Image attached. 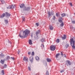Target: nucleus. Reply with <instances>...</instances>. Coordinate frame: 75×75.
<instances>
[{
  "label": "nucleus",
  "instance_id": "2eb2a0df",
  "mask_svg": "<svg viewBox=\"0 0 75 75\" xmlns=\"http://www.w3.org/2000/svg\"><path fill=\"white\" fill-rule=\"evenodd\" d=\"M60 55V54L59 53H58L57 54H56V58H58V57L59 56V55Z\"/></svg>",
  "mask_w": 75,
  "mask_h": 75
},
{
  "label": "nucleus",
  "instance_id": "f8f14e48",
  "mask_svg": "<svg viewBox=\"0 0 75 75\" xmlns=\"http://www.w3.org/2000/svg\"><path fill=\"white\" fill-rule=\"evenodd\" d=\"M20 8H23L24 7V4H22L20 5Z\"/></svg>",
  "mask_w": 75,
  "mask_h": 75
},
{
  "label": "nucleus",
  "instance_id": "a19ab883",
  "mask_svg": "<svg viewBox=\"0 0 75 75\" xmlns=\"http://www.w3.org/2000/svg\"><path fill=\"white\" fill-rule=\"evenodd\" d=\"M64 72V70H61V71H60V72L61 73Z\"/></svg>",
  "mask_w": 75,
  "mask_h": 75
},
{
  "label": "nucleus",
  "instance_id": "7c9ffc66",
  "mask_svg": "<svg viewBox=\"0 0 75 75\" xmlns=\"http://www.w3.org/2000/svg\"><path fill=\"white\" fill-rule=\"evenodd\" d=\"M72 21V24H75V21Z\"/></svg>",
  "mask_w": 75,
  "mask_h": 75
},
{
  "label": "nucleus",
  "instance_id": "bb28decb",
  "mask_svg": "<svg viewBox=\"0 0 75 75\" xmlns=\"http://www.w3.org/2000/svg\"><path fill=\"white\" fill-rule=\"evenodd\" d=\"M5 22L6 24H7V23H8V20H5Z\"/></svg>",
  "mask_w": 75,
  "mask_h": 75
},
{
  "label": "nucleus",
  "instance_id": "423d86ee",
  "mask_svg": "<svg viewBox=\"0 0 75 75\" xmlns=\"http://www.w3.org/2000/svg\"><path fill=\"white\" fill-rule=\"evenodd\" d=\"M7 8H9V9H13L14 8V5H12L8 6L7 7Z\"/></svg>",
  "mask_w": 75,
  "mask_h": 75
},
{
  "label": "nucleus",
  "instance_id": "7ed1b4c3",
  "mask_svg": "<svg viewBox=\"0 0 75 75\" xmlns=\"http://www.w3.org/2000/svg\"><path fill=\"white\" fill-rule=\"evenodd\" d=\"M6 17H9L10 16V14L7 12L5 13H3L2 15L1 16V18H3L6 16Z\"/></svg>",
  "mask_w": 75,
  "mask_h": 75
},
{
  "label": "nucleus",
  "instance_id": "79ce46f5",
  "mask_svg": "<svg viewBox=\"0 0 75 75\" xmlns=\"http://www.w3.org/2000/svg\"><path fill=\"white\" fill-rule=\"evenodd\" d=\"M7 67V65L5 64L4 65V68H6V67Z\"/></svg>",
  "mask_w": 75,
  "mask_h": 75
},
{
  "label": "nucleus",
  "instance_id": "de8ad7c7",
  "mask_svg": "<svg viewBox=\"0 0 75 75\" xmlns=\"http://www.w3.org/2000/svg\"><path fill=\"white\" fill-rule=\"evenodd\" d=\"M66 57V55H65L64 54L63 55V57Z\"/></svg>",
  "mask_w": 75,
  "mask_h": 75
},
{
  "label": "nucleus",
  "instance_id": "e433bc0d",
  "mask_svg": "<svg viewBox=\"0 0 75 75\" xmlns=\"http://www.w3.org/2000/svg\"><path fill=\"white\" fill-rule=\"evenodd\" d=\"M28 69L29 71H31V67H28Z\"/></svg>",
  "mask_w": 75,
  "mask_h": 75
},
{
  "label": "nucleus",
  "instance_id": "412c9836",
  "mask_svg": "<svg viewBox=\"0 0 75 75\" xmlns=\"http://www.w3.org/2000/svg\"><path fill=\"white\" fill-rule=\"evenodd\" d=\"M10 59V56H8L6 58V60H7L8 59Z\"/></svg>",
  "mask_w": 75,
  "mask_h": 75
},
{
  "label": "nucleus",
  "instance_id": "72a5a7b5",
  "mask_svg": "<svg viewBox=\"0 0 75 75\" xmlns=\"http://www.w3.org/2000/svg\"><path fill=\"white\" fill-rule=\"evenodd\" d=\"M41 47L42 48H44V46L43 44H42V45H41Z\"/></svg>",
  "mask_w": 75,
  "mask_h": 75
},
{
  "label": "nucleus",
  "instance_id": "f03ea898",
  "mask_svg": "<svg viewBox=\"0 0 75 75\" xmlns=\"http://www.w3.org/2000/svg\"><path fill=\"white\" fill-rule=\"evenodd\" d=\"M70 44L71 45L73 48L75 49V46L74 44L75 42V40L74 38H71L70 40Z\"/></svg>",
  "mask_w": 75,
  "mask_h": 75
},
{
  "label": "nucleus",
  "instance_id": "4be33fe9",
  "mask_svg": "<svg viewBox=\"0 0 75 75\" xmlns=\"http://www.w3.org/2000/svg\"><path fill=\"white\" fill-rule=\"evenodd\" d=\"M61 16L62 17H65V16H66V15L65 13H63L62 14Z\"/></svg>",
  "mask_w": 75,
  "mask_h": 75
},
{
  "label": "nucleus",
  "instance_id": "f3484780",
  "mask_svg": "<svg viewBox=\"0 0 75 75\" xmlns=\"http://www.w3.org/2000/svg\"><path fill=\"white\" fill-rule=\"evenodd\" d=\"M67 62L68 64H69V65H71V62L69 61H67Z\"/></svg>",
  "mask_w": 75,
  "mask_h": 75
},
{
  "label": "nucleus",
  "instance_id": "1a4fd4ad",
  "mask_svg": "<svg viewBox=\"0 0 75 75\" xmlns=\"http://www.w3.org/2000/svg\"><path fill=\"white\" fill-rule=\"evenodd\" d=\"M23 61H26V62H27L28 60V59L27 57H24L23 58Z\"/></svg>",
  "mask_w": 75,
  "mask_h": 75
},
{
  "label": "nucleus",
  "instance_id": "a211bd4d",
  "mask_svg": "<svg viewBox=\"0 0 75 75\" xmlns=\"http://www.w3.org/2000/svg\"><path fill=\"white\" fill-rule=\"evenodd\" d=\"M30 9V7H28V8H26V9H25V11H28V10H29Z\"/></svg>",
  "mask_w": 75,
  "mask_h": 75
},
{
  "label": "nucleus",
  "instance_id": "aec40b11",
  "mask_svg": "<svg viewBox=\"0 0 75 75\" xmlns=\"http://www.w3.org/2000/svg\"><path fill=\"white\" fill-rule=\"evenodd\" d=\"M47 62H51V59L49 58H47Z\"/></svg>",
  "mask_w": 75,
  "mask_h": 75
},
{
  "label": "nucleus",
  "instance_id": "c85d7f7f",
  "mask_svg": "<svg viewBox=\"0 0 75 75\" xmlns=\"http://www.w3.org/2000/svg\"><path fill=\"white\" fill-rule=\"evenodd\" d=\"M67 35H64V36L63 37H62V38H66Z\"/></svg>",
  "mask_w": 75,
  "mask_h": 75
},
{
  "label": "nucleus",
  "instance_id": "20e7f679",
  "mask_svg": "<svg viewBox=\"0 0 75 75\" xmlns=\"http://www.w3.org/2000/svg\"><path fill=\"white\" fill-rule=\"evenodd\" d=\"M59 22V23H61L60 26L61 27H63V26H64V22H62V17H60Z\"/></svg>",
  "mask_w": 75,
  "mask_h": 75
},
{
  "label": "nucleus",
  "instance_id": "5701e85b",
  "mask_svg": "<svg viewBox=\"0 0 75 75\" xmlns=\"http://www.w3.org/2000/svg\"><path fill=\"white\" fill-rule=\"evenodd\" d=\"M57 43H59V39H57L56 40Z\"/></svg>",
  "mask_w": 75,
  "mask_h": 75
},
{
  "label": "nucleus",
  "instance_id": "cd10ccee",
  "mask_svg": "<svg viewBox=\"0 0 75 75\" xmlns=\"http://www.w3.org/2000/svg\"><path fill=\"white\" fill-rule=\"evenodd\" d=\"M66 48H68V47H69V44H67L66 45Z\"/></svg>",
  "mask_w": 75,
  "mask_h": 75
},
{
  "label": "nucleus",
  "instance_id": "473e14b6",
  "mask_svg": "<svg viewBox=\"0 0 75 75\" xmlns=\"http://www.w3.org/2000/svg\"><path fill=\"white\" fill-rule=\"evenodd\" d=\"M30 36H31V37H32V38H33V33H31V35H30Z\"/></svg>",
  "mask_w": 75,
  "mask_h": 75
},
{
  "label": "nucleus",
  "instance_id": "49530a36",
  "mask_svg": "<svg viewBox=\"0 0 75 75\" xmlns=\"http://www.w3.org/2000/svg\"><path fill=\"white\" fill-rule=\"evenodd\" d=\"M70 4L71 6H72V3H70Z\"/></svg>",
  "mask_w": 75,
  "mask_h": 75
},
{
  "label": "nucleus",
  "instance_id": "c9c22d12",
  "mask_svg": "<svg viewBox=\"0 0 75 75\" xmlns=\"http://www.w3.org/2000/svg\"><path fill=\"white\" fill-rule=\"evenodd\" d=\"M1 73H2V74L3 75H4V70L2 71Z\"/></svg>",
  "mask_w": 75,
  "mask_h": 75
},
{
  "label": "nucleus",
  "instance_id": "a878e982",
  "mask_svg": "<svg viewBox=\"0 0 75 75\" xmlns=\"http://www.w3.org/2000/svg\"><path fill=\"white\" fill-rule=\"evenodd\" d=\"M1 2L2 4H4V1L3 0H1Z\"/></svg>",
  "mask_w": 75,
  "mask_h": 75
},
{
  "label": "nucleus",
  "instance_id": "4c0bfd02",
  "mask_svg": "<svg viewBox=\"0 0 75 75\" xmlns=\"http://www.w3.org/2000/svg\"><path fill=\"white\" fill-rule=\"evenodd\" d=\"M11 60H13V61L14 60V57H11Z\"/></svg>",
  "mask_w": 75,
  "mask_h": 75
},
{
  "label": "nucleus",
  "instance_id": "f704fd0d",
  "mask_svg": "<svg viewBox=\"0 0 75 75\" xmlns=\"http://www.w3.org/2000/svg\"><path fill=\"white\" fill-rule=\"evenodd\" d=\"M41 47L42 48H44V46L43 44H42V45H41Z\"/></svg>",
  "mask_w": 75,
  "mask_h": 75
},
{
  "label": "nucleus",
  "instance_id": "b1692460",
  "mask_svg": "<svg viewBox=\"0 0 75 75\" xmlns=\"http://www.w3.org/2000/svg\"><path fill=\"white\" fill-rule=\"evenodd\" d=\"M22 17L23 21H25V18H24V17L23 16H22Z\"/></svg>",
  "mask_w": 75,
  "mask_h": 75
},
{
  "label": "nucleus",
  "instance_id": "58836bf2",
  "mask_svg": "<svg viewBox=\"0 0 75 75\" xmlns=\"http://www.w3.org/2000/svg\"><path fill=\"white\" fill-rule=\"evenodd\" d=\"M56 16L57 17H59V14L57 13H56Z\"/></svg>",
  "mask_w": 75,
  "mask_h": 75
},
{
  "label": "nucleus",
  "instance_id": "2f4dec72",
  "mask_svg": "<svg viewBox=\"0 0 75 75\" xmlns=\"http://www.w3.org/2000/svg\"><path fill=\"white\" fill-rule=\"evenodd\" d=\"M27 10V8L26 7H24L23 8V10Z\"/></svg>",
  "mask_w": 75,
  "mask_h": 75
},
{
  "label": "nucleus",
  "instance_id": "9b49d317",
  "mask_svg": "<svg viewBox=\"0 0 75 75\" xmlns=\"http://www.w3.org/2000/svg\"><path fill=\"white\" fill-rule=\"evenodd\" d=\"M29 59L31 62H33V56L30 57L29 58Z\"/></svg>",
  "mask_w": 75,
  "mask_h": 75
},
{
  "label": "nucleus",
  "instance_id": "dca6fc26",
  "mask_svg": "<svg viewBox=\"0 0 75 75\" xmlns=\"http://www.w3.org/2000/svg\"><path fill=\"white\" fill-rule=\"evenodd\" d=\"M35 58L36 60H37L38 61L40 60V58H39L38 56H36Z\"/></svg>",
  "mask_w": 75,
  "mask_h": 75
},
{
  "label": "nucleus",
  "instance_id": "6e6552de",
  "mask_svg": "<svg viewBox=\"0 0 75 75\" xmlns=\"http://www.w3.org/2000/svg\"><path fill=\"white\" fill-rule=\"evenodd\" d=\"M40 32V30H39L36 32L35 33V34L36 35V36H37V37H38V35L39 34Z\"/></svg>",
  "mask_w": 75,
  "mask_h": 75
},
{
  "label": "nucleus",
  "instance_id": "37998d69",
  "mask_svg": "<svg viewBox=\"0 0 75 75\" xmlns=\"http://www.w3.org/2000/svg\"><path fill=\"white\" fill-rule=\"evenodd\" d=\"M28 55H30V54H31V52H28Z\"/></svg>",
  "mask_w": 75,
  "mask_h": 75
},
{
  "label": "nucleus",
  "instance_id": "c03bdc74",
  "mask_svg": "<svg viewBox=\"0 0 75 75\" xmlns=\"http://www.w3.org/2000/svg\"><path fill=\"white\" fill-rule=\"evenodd\" d=\"M65 39H66V38H62V40H65Z\"/></svg>",
  "mask_w": 75,
  "mask_h": 75
},
{
  "label": "nucleus",
  "instance_id": "0eeeda50",
  "mask_svg": "<svg viewBox=\"0 0 75 75\" xmlns=\"http://www.w3.org/2000/svg\"><path fill=\"white\" fill-rule=\"evenodd\" d=\"M48 17H50V16H51L52 15H53L54 14V13L53 11H52L51 12H48Z\"/></svg>",
  "mask_w": 75,
  "mask_h": 75
},
{
  "label": "nucleus",
  "instance_id": "393cba45",
  "mask_svg": "<svg viewBox=\"0 0 75 75\" xmlns=\"http://www.w3.org/2000/svg\"><path fill=\"white\" fill-rule=\"evenodd\" d=\"M1 64H3L4 63V60H1Z\"/></svg>",
  "mask_w": 75,
  "mask_h": 75
},
{
  "label": "nucleus",
  "instance_id": "9d476101",
  "mask_svg": "<svg viewBox=\"0 0 75 75\" xmlns=\"http://www.w3.org/2000/svg\"><path fill=\"white\" fill-rule=\"evenodd\" d=\"M32 41L30 39L29 40H28V42L29 43V44H30V45H32V44H33V43L32 42Z\"/></svg>",
  "mask_w": 75,
  "mask_h": 75
},
{
  "label": "nucleus",
  "instance_id": "a18cd8bd",
  "mask_svg": "<svg viewBox=\"0 0 75 75\" xmlns=\"http://www.w3.org/2000/svg\"><path fill=\"white\" fill-rule=\"evenodd\" d=\"M55 16H53V20H54L55 19Z\"/></svg>",
  "mask_w": 75,
  "mask_h": 75
},
{
  "label": "nucleus",
  "instance_id": "39448f33",
  "mask_svg": "<svg viewBox=\"0 0 75 75\" xmlns=\"http://www.w3.org/2000/svg\"><path fill=\"white\" fill-rule=\"evenodd\" d=\"M50 49L51 51H54L55 50V46L54 45H52L50 46Z\"/></svg>",
  "mask_w": 75,
  "mask_h": 75
},
{
  "label": "nucleus",
  "instance_id": "3c124183",
  "mask_svg": "<svg viewBox=\"0 0 75 75\" xmlns=\"http://www.w3.org/2000/svg\"><path fill=\"white\" fill-rule=\"evenodd\" d=\"M61 55L62 56V55H63V54H62V53H61Z\"/></svg>",
  "mask_w": 75,
  "mask_h": 75
},
{
  "label": "nucleus",
  "instance_id": "c756f323",
  "mask_svg": "<svg viewBox=\"0 0 75 75\" xmlns=\"http://www.w3.org/2000/svg\"><path fill=\"white\" fill-rule=\"evenodd\" d=\"M31 54L33 56L34 55V52H33L31 53Z\"/></svg>",
  "mask_w": 75,
  "mask_h": 75
},
{
  "label": "nucleus",
  "instance_id": "8fccbe9b",
  "mask_svg": "<svg viewBox=\"0 0 75 75\" xmlns=\"http://www.w3.org/2000/svg\"><path fill=\"white\" fill-rule=\"evenodd\" d=\"M8 42L9 43H10V41H9V40H8Z\"/></svg>",
  "mask_w": 75,
  "mask_h": 75
},
{
  "label": "nucleus",
  "instance_id": "ea45409f",
  "mask_svg": "<svg viewBox=\"0 0 75 75\" xmlns=\"http://www.w3.org/2000/svg\"><path fill=\"white\" fill-rule=\"evenodd\" d=\"M36 25L37 27L39 25V24L38 23H36Z\"/></svg>",
  "mask_w": 75,
  "mask_h": 75
},
{
  "label": "nucleus",
  "instance_id": "4468645a",
  "mask_svg": "<svg viewBox=\"0 0 75 75\" xmlns=\"http://www.w3.org/2000/svg\"><path fill=\"white\" fill-rule=\"evenodd\" d=\"M50 29V30H53L54 29V28H53V27L51 25H50L49 26Z\"/></svg>",
  "mask_w": 75,
  "mask_h": 75
},
{
  "label": "nucleus",
  "instance_id": "ddd939ff",
  "mask_svg": "<svg viewBox=\"0 0 75 75\" xmlns=\"http://www.w3.org/2000/svg\"><path fill=\"white\" fill-rule=\"evenodd\" d=\"M0 56L2 58L4 57V55L1 52H0Z\"/></svg>",
  "mask_w": 75,
  "mask_h": 75
},
{
  "label": "nucleus",
  "instance_id": "f257e3e1",
  "mask_svg": "<svg viewBox=\"0 0 75 75\" xmlns=\"http://www.w3.org/2000/svg\"><path fill=\"white\" fill-rule=\"evenodd\" d=\"M30 33V31L25 30L23 31V36L19 35L18 36H19L21 38H26V37H27Z\"/></svg>",
  "mask_w": 75,
  "mask_h": 75
},
{
  "label": "nucleus",
  "instance_id": "6ab92c4d",
  "mask_svg": "<svg viewBox=\"0 0 75 75\" xmlns=\"http://www.w3.org/2000/svg\"><path fill=\"white\" fill-rule=\"evenodd\" d=\"M41 41L42 42H44V41H45V38H42L41 40Z\"/></svg>",
  "mask_w": 75,
  "mask_h": 75
},
{
  "label": "nucleus",
  "instance_id": "09e8293b",
  "mask_svg": "<svg viewBox=\"0 0 75 75\" xmlns=\"http://www.w3.org/2000/svg\"><path fill=\"white\" fill-rule=\"evenodd\" d=\"M20 51H19L18 52V54H20Z\"/></svg>",
  "mask_w": 75,
  "mask_h": 75
}]
</instances>
